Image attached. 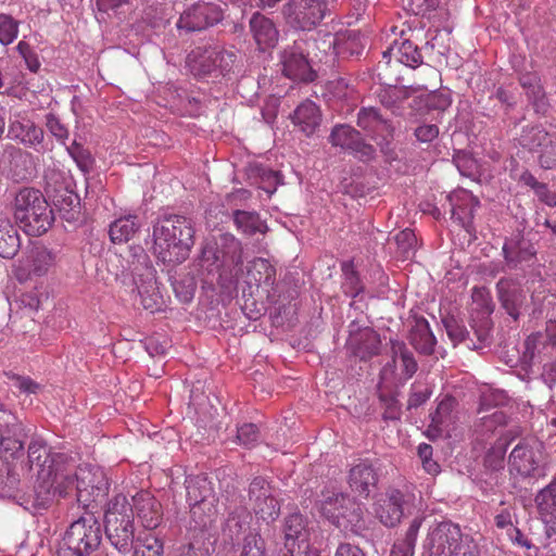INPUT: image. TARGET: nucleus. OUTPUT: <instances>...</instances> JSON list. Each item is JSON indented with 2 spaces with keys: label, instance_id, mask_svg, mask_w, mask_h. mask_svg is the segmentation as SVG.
Returning <instances> with one entry per match:
<instances>
[{
  "label": "nucleus",
  "instance_id": "nucleus-26",
  "mask_svg": "<svg viewBox=\"0 0 556 556\" xmlns=\"http://www.w3.org/2000/svg\"><path fill=\"white\" fill-rule=\"evenodd\" d=\"M329 46L333 48L336 55L348 59L358 56L364 51L365 45L362 36L357 30H345L337 33Z\"/></svg>",
  "mask_w": 556,
  "mask_h": 556
},
{
  "label": "nucleus",
  "instance_id": "nucleus-23",
  "mask_svg": "<svg viewBox=\"0 0 556 556\" xmlns=\"http://www.w3.org/2000/svg\"><path fill=\"white\" fill-rule=\"evenodd\" d=\"M132 510H136L139 520L146 529L153 530L161 523V503L149 492L137 493L132 496Z\"/></svg>",
  "mask_w": 556,
  "mask_h": 556
},
{
  "label": "nucleus",
  "instance_id": "nucleus-9",
  "mask_svg": "<svg viewBox=\"0 0 556 556\" xmlns=\"http://www.w3.org/2000/svg\"><path fill=\"white\" fill-rule=\"evenodd\" d=\"M242 263L241 242L231 233H222L206 239L199 256V264L207 271L218 270L224 266Z\"/></svg>",
  "mask_w": 556,
  "mask_h": 556
},
{
  "label": "nucleus",
  "instance_id": "nucleus-62",
  "mask_svg": "<svg viewBox=\"0 0 556 556\" xmlns=\"http://www.w3.org/2000/svg\"><path fill=\"white\" fill-rule=\"evenodd\" d=\"M18 33V23L8 14H0V43L7 46L14 41Z\"/></svg>",
  "mask_w": 556,
  "mask_h": 556
},
{
  "label": "nucleus",
  "instance_id": "nucleus-12",
  "mask_svg": "<svg viewBox=\"0 0 556 556\" xmlns=\"http://www.w3.org/2000/svg\"><path fill=\"white\" fill-rule=\"evenodd\" d=\"M535 237L536 233L532 230L526 231L523 220L516 232L505 240L502 252L508 268L517 269L522 264L532 265L536 262Z\"/></svg>",
  "mask_w": 556,
  "mask_h": 556
},
{
  "label": "nucleus",
  "instance_id": "nucleus-28",
  "mask_svg": "<svg viewBox=\"0 0 556 556\" xmlns=\"http://www.w3.org/2000/svg\"><path fill=\"white\" fill-rule=\"evenodd\" d=\"M409 343L421 354L430 355L433 353L437 340L429 323L424 317L415 319V324L409 331Z\"/></svg>",
  "mask_w": 556,
  "mask_h": 556
},
{
  "label": "nucleus",
  "instance_id": "nucleus-1",
  "mask_svg": "<svg viewBox=\"0 0 556 556\" xmlns=\"http://www.w3.org/2000/svg\"><path fill=\"white\" fill-rule=\"evenodd\" d=\"M30 468L38 467L34 489L35 506L47 508L55 497V490L64 491V483L71 479L74 460L62 453L51 454L42 441H33L28 446Z\"/></svg>",
  "mask_w": 556,
  "mask_h": 556
},
{
  "label": "nucleus",
  "instance_id": "nucleus-46",
  "mask_svg": "<svg viewBox=\"0 0 556 556\" xmlns=\"http://www.w3.org/2000/svg\"><path fill=\"white\" fill-rule=\"evenodd\" d=\"M250 177L255 179V184L258 185V188L263 189L268 194H273L281 184V175L279 172L263 165L251 167Z\"/></svg>",
  "mask_w": 556,
  "mask_h": 556
},
{
  "label": "nucleus",
  "instance_id": "nucleus-13",
  "mask_svg": "<svg viewBox=\"0 0 556 556\" xmlns=\"http://www.w3.org/2000/svg\"><path fill=\"white\" fill-rule=\"evenodd\" d=\"M224 18V9L214 2L198 1L180 15L177 27L187 33L205 30Z\"/></svg>",
  "mask_w": 556,
  "mask_h": 556
},
{
  "label": "nucleus",
  "instance_id": "nucleus-8",
  "mask_svg": "<svg viewBox=\"0 0 556 556\" xmlns=\"http://www.w3.org/2000/svg\"><path fill=\"white\" fill-rule=\"evenodd\" d=\"M64 491L55 490V495L66 496L70 491H76L77 502L84 507H88L91 503L101 501L108 493L109 482L104 472L94 467L84 466L76 467L71 475V479L65 481Z\"/></svg>",
  "mask_w": 556,
  "mask_h": 556
},
{
  "label": "nucleus",
  "instance_id": "nucleus-6",
  "mask_svg": "<svg viewBox=\"0 0 556 556\" xmlns=\"http://www.w3.org/2000/svg\"><path fill=\"white\" fill-rule=\"evenodd\" d=\"M102 540V528L93 515H85L71 523L56 556H88Z\"/></svg>",
  "mask_w": 556,
  "mask_h": 556
},
{
  "label": "nucleus",
  "instance_id": "nucleus-58",
  "mask_svg": "<svg viewBox=\"0 0 556 556\" xmlns=\"http://www.w3.org/2000/svg\"><path fill=\"white\" fill-rule=\"evenodd\" d=\"M468 197L469 202L463 205H454L452 203V198L450 195L447 197L452 205V218L458 220L463 226H465V224L473 217L475 210L480 205L478 198L473 195Z\"/></svg>",
  "mask_w": 556,
  "mask_h": 556
},
{
  "label": "nucleus",
  "instance_id": "nucleus-4",
  "mask_svg": "<svg viewBox=\"0 0 556 556\" xmlns=\"http://www.w3.org/2000/svg\"><path fill=\"white\" fill-rule=\"evenodd\" d=\"M105 533L111 544L121 553H129L135 543L134 511L123 494L109 501L104 514Z\"/></svg>",
  "mask_w": 556,
  "mask_h": 556
},
{
  "label": "nucleus",
  "instance_id": "nucleus-5",
  "mask_svg": "<svg viewBox=\"0 0 556 556\" xmlns=\"http://www.w3.org/2000/svg\"><path fill=\"white\" fill-rule=\"evenodd\" d=\"M321 515L338 529L359 534L365 529L363 507L353 497L341 492L323 493Z\"/></svg>",
  "mask_w": 556,
  "mask_h": 556
},
{
  "label": "nucleus",
  "instance_id": "nucleus-32",
  "mask_svg": "<svg viewBox=\"0 0 556 556\" xmlns=\"http://www.w3.org/2000/svg\"><path fill=\"white\" fill-rule=\"evenodd\" d=\"M403 63L394 58L389 49L382 52L381 59L376 65V72L381 85L396 84L401 80Z\"/></svg>",
  "mask_w": 556,
  "mask_h": 556
},
{
  "label": "nucleus",
  "instance_id": "nucleus-25",
  "mask_svg": "<svg viewBox=\"0 0 556 556\" xmlns=\"http://www.w3.org/2000/svg\"><path fill=\"white\" fill-rule=\"evenodd\" d=\"M9 134L28 148L37 151L49 150L45 144V131L29 119L14 121L9 126Z\"/></svg>",
  "mask_w": 556,
  "mask_h": 556
},
{
  "label": "nucleus",
  "instance_id": "nucleus-48",
  "mask_svg": "<svg viewBox=\"0 0 556 556\" xmlns=\"http://www.w3.org/2000/svg\"><path fill=\"white\" fill-rule=\"evenodd\" d=\"M134 556H163V542L152 533L138 536L134 543Z\"/></svg>",
  "mask_w": 556,
  "mask_h": 556
},
{
  "label": "nucleus",
  "instance_id": "nucleus-15",
  "mask_svg": "<svg viewBox=\"0 0 556 556\" xmlns=\"http://www.w3.org/2000/svg\"><path fill=\"white\" fill-rule=\"evenodd\" d=\"M496 295L501 307L514 321L529 309L527 291L513 278H501L496 283Z\"/></svg>",
  "mask_w": 556,
  "mask_h": 556
},
{
  "label": "nucleus",
  "instance_id": "nucleus-57",
  "mask_svg": "<svg viewBox=\"0 0 556 556\" xmlns=\"http://www.w3.org/2000/svg\"><path fill=\"white\" fill-rule=\"evenodd\" d=\"M371 138L377 141V144L380 147L383 153H387L389 150L390 142L394 137V127L392 123L383 118L382 122L375 128V130L370 134Z\"/></svg>",
  "mask_w": 556,
  "mask_h": 556
},
{
  "label": "nucleus",
  "instance_id": "nucleus-43",
  "mask_svg": "<svg viewBox=\"0 0 556 556\" xmlns=\"http://www.w3.org/2000/svg\"><path fill=\"white\" fill-rule=\"evenodd\" d=\"M21 248L20 235L8 220H0V257L13 258Z\"/></svg>",
  "mask_w": 556,
  "mask_h": 556
},
{
  "label": "nucleus",
  "instance_id": "nucleus-27",
  "mask_svg": "<svg viewBox=\"0 0 556 556\" xmlns=\"http://www.w3.org/2000/svg\"><path fill=\"white\" fill-rule=\"evenodd\" d=\"M291 119L301 131L309 136L314 134L320 125V110L313 101L306 100L296 106L291 115Z\"/></svg>",
  "mask_w": 556,
  "mask_h": 556
},
{
  "label": "nucleus",
  "instance_id": "nucleus-64",
  "mask_svg": "<svg viewBox=\"0 0 556 556\" xmlns=\"http://www.w3.org/2000/svg\"><path fill=\"white\" fill-rule=\"evenodd\" d=\"M271 494V486L268 481L263 477H255L249 486V500L253 504L258 503Z\"/></svg>",
  "mask_w": 556,
  "mask_h": 556
},
{
  "label": "nucleus",
  "instance_id": "nucleus-55",
  "mask_svg": "<svg viewBox=\"0 0 556 556\" xmlns=\"http://www.w3.org/2000/svg\"><path fill=\"white\" fill-rule=\"evenodd\" d=\"M358 132V130L351 127L350 125H337L331 130L329 141L334 147L346 149L350 146V142L354 138H357Z\"/></svg>",
  "mask_w": 556,
  "mask_h": 556
},
{
  "label": "nucleus",
  "instance_id": "nucleus-21",
  "mask_svg": "<svg viewBox=\"0 0 556 556\" xmlns=\"http://www.w3.org/2000/svg\"><path fill=\"white\" fill-rule=\"evenodd\" d=\"M534 441L521 439L508 456L510 471L521 477H531L539 467V459L533 448Z\"/></svg>",
  "mask_w": 556,
  "mask_h": 556
},
{
  "label": "nucleus",
  "instance_id": "nucleus-34",
  "mask_svg": "<svg viewBox=\"0 0 556 556\" xmlns=\"http://www.w3.org/2000/svg\"><path fill=\"white\" fill-rule=\"evenodd\" d=\"M251 515L242 507L236 508L229 513L225 526L223 528V535L230 542L238 541L242 534L250 528Z\"/></svg>",
  "mask_w": 556,
  "mask_h": 556
},
{
  "label": "nucleus",
  "instance_id": "nucleus-17",
  "mask_svg": "<svg viewBox=\"0 0 556 556\" xmlns=\"http://www.w3.org/2000/svg\"><path fill=\"white\" fill-rule=\"evenodd\" d=\"M27 433L18 418L0 402V447L16 457L24 450Z\"/></svg>",
  "mask_w": 556,
  "mask_h": 556
},
{
  "label": "nucleus",
  "instance_id": "nucleus-61",
  "mask_svg": "<svg viewBox=\"0 0 556 556\" xmlns=\"http://www.w3.org/2000/svg\"><path fill=\"white\" fill-rule=\"evenodd\" d=\"M345 150L351 151V153L362 162L371 161L376 155L375 148L364 140L361 132L357 134V138H354L350 142V146Z\"/></svg>",
  "mask_w": 556,
  "mask_h": 556
},
{
  "label": "nucleus",
  "instance_id": "nucleus-2",
  "mask_svg": "<svg viewBox=\"0 0 556 556\" xmlns=\"http://www.w3.org/2000/svg\"><path fill=\"white\" fill-rule=\"evenodd\" d=\"M195 229L191 218L169 214L153 225V249L157 258L167 264H181L194 245Z\"/></svg>",
  "mask_w": 556,
  "mask_h": 556
},
{
  "label": "nucleus",
  "instance_id": "nucleus-33",
  "mask_svg": "<svg viewBox=\"0 0 556 556\" xmlns=\"http://www.w3.org/2000/svg\"><path fill=\"white\" fill-rule=\"evenodd\" d=\"M55 263V254L45 247H34L25 261L29 275L43 276Z\"/></svg>",
  "mask_w": 556,
  "mask_h": 556
},
{
  "label": "nucleus",
  "instance_id": "nucleus-16",
  "mask_svg": "<svg viewBox=\"0 0 556 556\" xmlns=\"http://www.w3.org/2000/svg\"><path fill=\"white\" fill-rule=\"evenodd\" d=\"M303 43V41H294L292 46L281 51V72L294 81L312 83L317 75L304 54Z\"/></svg>",
  "mask_w": 556,
  "mask_h": 556
},
{
  "label": "nucleus",
  "instance_id": "nucleus-63",
  "mask_svg": "<svg viewBox=\"0 0 556 556\" xmlns=\"http://www.w3.org/2000/svg\"><path fill=\"white\" fill-rule=\"evenodd\" d=\"M507 400V395L504 391H488L483 392L480 397V405L478 414L490 412L492 408L503 405Z\"/></svg>",
  "mask_w": 556,
  "mask_h": 556
},
{
  "label": "nucleus",
  "instance_id": "nucleus-60",
  "mask_svg": "<svg viewBox=\"0 0 556 556\" xmlns=\"http://www.w3.org/2000/svg\"><path fill=\"white\" fill-rule=\"evenodd\" d=\"M345 150L351 151V153L362 162L371 161L376 155L375 148L364 140L361 132L357 134V138H354L350 142V146Z\"/></svg>",
  "mask_w": 556,
  "mask_h": 556
},
{
  "label": "nucleus",
  "instance_id": "nucleus-20",
  "mask_svg": "<svg viewBox=\"0 0 556 556\" xmlns=\"http://www.w3.org/2000/svg\"><path fill=\"white\" fill-rule=\"evenodd\" d=\"M249 30L260 51L274 49L279 40V30L275 22L260 11L249 18Z\"/></svg>",
  "mask_w": 556,
  "mask_h": 556
},
{
  "label": "nucleus",
  "instance_id": "nucleus-52",
  "mask_svg": "<svg viewBox=\"0 0 556 556\" xmlns=\"http://www.w3.org/2000/svg\"><path fill=\"white\" fill-rule=\"evenodd\" d=\"M240 556H267L266 543L258 532L244 535Z\"/></svg>",
  "mask_w": 556,
  "mask_h": 556
},
{
  "label": "nucleus",
  "instance_id": "nucleus-18",
  "mask_svg": "<svg viewBox=\"0 0 556 556\" xmlns=\"http://www.w3.org/2000/svg\"><path fill=\"white\" fill-rule=\"evenodd\" d=\"M410 496L397 489H389L386 498L376 508V515L386 527L397 526L402 518L410 514Z\"/></svg>",
  "mask_w": 556,
  "mask_h": 556
},
{
  "label": "nucleus",
  "instance_id": "nucleus-29",
  "mask_svg": "<svg viewBox=\"0 0 556 556\" xmlns=\"http://www.w3.org/2000/svg\"><path fill=\"white\" fill-rule=\"evenodd\" d=\"M53 202L64 220L68 223H76L80 219V199L74 191L66 188L58 190L53 197Z\"/></svg>",
  "mask_w": 556,
  "mask_h": 556
},
{
  "label": "nucleus",
  "instance_id": "nucleus-30",
  "mask_svg": "<svg viewBox=\"0 0 556 556\" xmlns=\"http://www.w3.org/2000/svg\"><path fill=\"white\" fill-rule=\"evenodd\" d=\"M414 89L406 86H396V84L383 85L377 92V98L381 105L392 111L393 114H402V104L407 100Z\"/></svg>",
  "mask_w": 556,
  "mask_h": 556
},
{
  "label": "nucleus",
  "instance_id": "nucleus-14",
  "mask_svg": "<svg viewBox=\"0 0 556 556\" xmlns=\"http://www.w3.org/2000/svg\"><path fill=\"white\" fill-rule=\"evenodd\" d=\"M139 250L140 264L144 265L143 271L139 267L132 268L134 282L142 306L151 312L156 311L162 305V295L157 286L155 269L150 263L149 255L143 249Z\"/></svg>",
  "mask_w": 556,
  "mask_h": 556
},
{
  "label": "nucleus",
  "instance_id": "nucleus-19",
  "mask_svg": "<svg viewBox=\"0 0 556 556\" xmlns=\"http://www.w3.org/2000/svg\"><path fill=\"white\" fill-rule=\"evenodd\" d=\"M349 328L346 345L354 356L367 361L379 354L381 340L372 328H362L356 323H352Z\"/></svg>",
  "mask_w": 556,
  "mask_h": 556
},
{
  "label": "nucleus",
  "instance_id": "nucleus-10",
  "mask_svg": "<svg viewBox=\"0 0 556 556\" xmlns=\"http://www.w3.org/2000/svg\"><path fill=\"white\" fill-rule=\"evenodd\" d=\"M281 15L291 28L309 31L331 15V9L328 0H288Z\"/></svg>",
  "mask_w": 556,
  "mask_h": 556
},
{
  "label": "nucleus",
  "instance_id": "nucleus-45",
  "mask_svg": "<svg viewBox=\"0 0 556 556\" xmlns=\"http://www.w3.org/2000/svg\"><path fill=\"white\" fill-rule=\"evenodd\" d=\"M421 522V518H414L412 520L404 539L397 540L393 544L390 556H414V548Z\"/></svg>",
  "mask_w": 556,
  "mask_h": 556
},
{
  "label": "nucleus",
  "instance_id": "nucleus-51",
  "mask_svg": "<svg viewBox=\"0 0 556 556\" xmlns=\"http://www.w3.org/2000/svg\"><path fill=\"white\" fill-rule=\"evenodd\" d=\"M551 136L541 127H532L530 129H527L521 135L519 141L520 144L530 150V151H536L538 149H542L543 146H545Z\"/></svg>",
  "mask_w": 556,
  "mask_h": 556
},
{
  "label": "nucleus",
  "instance_id": "nucleus-38",
  "mask_svg": "<svg viewBox=\"0 0 556 556\" xmlns=\"http://www.w3.org/2000/svg\"><path fill=\"white\" fill-rule=\"evenodd\" d=\"M232 219L237 229L247 236L264 235L268 229L256 212L236 210L232 213Z\"/></svg>",
  "mask_w": 556,
  "mask_h": 556
},
{
  "label": "nucleus",
  "instance_id": "nucleus-59",
  "mask_svg": "<svg viewBox=\"0 0 556 556\" xmlns=\"http://www.w3.org/2000/svg\"><path fill=\"white\" fill-rule=\"evenodd\" d=\"M506 448L505 443L495 442L484 456L485 468L497 471L504 468Z\"/></svg>",
  "mask_w": 556,
  "mask_h": 556
},
{
  "label": "nucleus",
  "instance_id": "nucleus-53",
  "mask_svg": "<svg viewBox=\"0 0 556 556\" xmlns=\"http://www.w3.org/2000/svg\"><path fill=\"white\" fill-rule=\"evenodd\" d=\"M383 118L377 108H362L357 114V125L370 135Z\"/></svg>",
  "mask_w": 556,
  "mask_h": 556
},
{
  "label": "nucleus",
  "instance_id": "nucleus-56",
  "mask_svg": "<svg viewBox=\"0 0 556 556\" xmlns=\"http://www.w3.org/2000/svg\"><path fill=\"white\" fill-rule=\"evenodd\" d=\"M394 239L401 257L406 260L414 255L417 245V238L412 229L406 228L396 233Z\"/></svg>",
  "mask_w": 556,
  "mask_h": 556
},
{
  "label": "nucleus",
  "instance_id": "nucleus-49",
  "mask_svg": "<svg viewBox=\"0 0 556 556\" xmlns=\"http://www.w3.org/2000/svg\"><path fill=\"white\" fill-rule=\"evenodd\" d=\"M546 342L543 333H531L523 343L522 362L526 365H531L539 359L542 352L547 348Z\"/></svg>",
  "mask_w": 556,
  "mask_h": 556
},
{
  "label": "nucleus",
  "instance_id": "nucleus-54",
  "mask_svg": "<svg viewBox=\"0 0 556 556\" xmlns=\"http://www.w3.org/2000/svg\"><path fill=\"white\" fill-rule=\"evenodd\" d=\"M254 513L265 521H274L278 518L280 506L273 493L256 504H253Z\"/></svg>",
  "mask_w": 556,
  "mask_h": 556
},
{
  "label": "nucleus",
  "instance_id": "nucleus-44",
  "mask_svg": "<svg viewBox=\"0 0 556 556\" xmlns=\"http://www.w3.org/2000/svg\"><path fill=\"white\" fill-rule=\"evenodd\" d=\"M187 501L189 504L199 503L214 497L211 483L203 476L187 477L186 481Z\"/></svg>",
  "mask_w": 556,
  "mask_h": 556
},
{
  "label": "nucleus",
  "instance_id": "nucleus-7",
  "mask_svg": "<svg viewBox=\"0 0 556 556\" xmlns=\"http://www.w3.org/2000/svg\"><path fill=\"white\" fill-rule=\"evenodd\" d=\"M429 556H479L472 538L463 534L458 525L440 522L428 535Z\"/></svg>",
  "mask_w": 556,
  "mask_h": 556
},
{
  "label": "nucleus",
  "instance_id": "nucleus-35",
  "mask_svg": "<svg viewBox=\"0 0 556 556\" xmlns=\"http://www.w3.org/2000/svg\"><path fill=\"white\" fill-rule=\"evenodd\" d=\"M456 405V401L452 396H445L441 400L437 406L434 413L430 415L431 424L428 432H434L435 435H442L443 432L447 431L452 424V413Z\"/></svg>",
  "mask_w": 556,
  "mask_h": 556
},
{
  "label": "nucleus",
  "instance_id": "nucleus-37",
  "mask_svg": "<svg viewBox=\"0 0 556 556\" xmlns=\"http://www.w3.org/2000/svg\"><path fill=\"white\" fill-rule=\"evenodd\" d=\"M282 531L285 545L291 548L296 541L303 542L307 539V520L299 511L292 513L285 518Z\"/></svg>",
  "mask_w": 556,
  "mask_h": 556
},
{
  "label": "nucleus",
  "instance_id": "nucleus-40",
  "mask_svg": "<svg viewBox=\"0 0 556 556\" xmlns=\"http://www.w3.org/2000/svg\"><path fill=\"white\" fill-rule=\"evenodd\" d=\"M535 504L545 522L556 519V475L549 484L536 494Z\"/></svg>",
  "mask_w": 556,
  "mask_h": 556
},
{
  "label": "nucleus",
  "instance_id": "nucleus-11",
  "mask_svg": "<svg viewBox=\"0 0 556 556\" xmlns=\"http://www.w3.org/2000/svg\"><path fill=\"white\" fill-rule=\"evenodd\" d=\"M442 324L454 345L465 343L468 349L478 350L491 342L492 320L489 316L472 317L471 331L455 315H446L442 318Z\"/></svg>",
  "mask_w": 556,
  "mask_h": 556
},
{
  "label": "nucleus",
  "instance_id": "nucleus-42",
  "mask_svg": "<svg viewBox=\"0 0 556 556\" xmlns=\"http://www.w3.org/2000/svg\"><path fill=\"white\" fill-rule=\"evenodd\" d=\"M399 391L388 387L378 386V397L383 408L382 419L386 421H395L401 419L402 405L397 399Z\"/></svg>",
  "mask_w": 556,
  "mask_h": 556
},
{
  "label": "nucleus",
  "instance_id": "nucleus-31",
  "mask_svg": "<svg viewBox=\"0 0 556 556\" xmlns=\"http://www.w3.org/2000/svg\"><path fill=\"white\" fill-rule=\"evenodd\" d=\"M276 281V268L265 258H254L247 270L250 286L273 288Z\"/></svg>",
  "mask_w": 556,
  "mask_h": 556
},
{
  "label": "nucleus",
  "instance_id": "nucleus-24",
  "mask_svg": "<svg viewBox=\"0 0 556 556\" xmlns=\"http://www.w3.org/2000/svg\"><path fill=\"white\" fill-rule=\"evenodd\" d=\"M236 60L237 54L233 51L214 47L205 49L204 53L200 55L199 66L203 74L219 71L222 75H226L231 72Z\"/></svg>",
  "mask_w": 556,
  "mask_h": 556
},
{
  "label": "nucleus",
  "instance_id": "nucleus-3",
  "mask_svg": "<svg viewBox=\"0 0 556 556\" xmlns=\"http://www.w3.org/2000/svg\"><path fill=\"white\" fill-rule=\"evenodd\" d=\"M14 218L24 232L34 237L46 233L55 219L41 191L34 188H23L15 195Z\"/></svg>",
  "mask_w": 556,
  "mask_h": 556
},
{
  "label": "nucleus",
  "instance_id": "nucleus-39",
  "mask_svg": "<svg viewBox=\"0 0 556 556\" xmlns=\"http://www.w3.org/2000/svg\"><path fill=\"white\" fill-rule=\"evenodd\" d=\"M519 83L535 111L544 112L547 108V100L540 78L535 74L527 73L520 76Z\"/></svg>",
  "mask_w": 556,
  "mask_h": 556
},
{
  "label": "nucleus",
  "instance_id": "nucleus-47",
  "mask_svg": "<svg viewBox=\"0 0 556 556\" xmlns=\"http://www.w3.org/2000/svg\"><path fill=\"white\" fill-rule=\"evenodd\" d=\"M191 516L197 526L207 528L214 521L217 509L215 506V497L199 503L189 504Z\"/></svg>",
  "mask_w": 556,
  "mask_h": 556
},
{
  "label": "nucleus",
  "instance_id": "nucleus-22",
  "mask_svg": "<svg viewBox=\"0 0 556 556\" xmlns=\"http://www.w3.org/2000/svg\"><path fill=\"white\" fill-rule=\"evenodd\" d=\"M348 483L354 493L367 498L377 486V470L370 462L361 460L350 469Z\"/></svg>",
  "mask_w": 556,
  "mask_h": 556
},
{
  "label": "nucleus",
  "instance_id": "nucleus-50",
  "mask_svg": "<svg viewBox=\"0 0 556 556\" xmlns=\"http://www.w3.org/2000/svg\"><path fill=\"white\" fill-rule=\"evenodd\" d=\"M341 269L344 277L342 282L343 292L351 298H356L361 292H363L364 286L354 268L353 262H343Z\"/></svg>",
  "mask_w": 556,
  "mask_h": 556
},
{
  "label": "nucleus",
  "instance_id": "nucleus-36",
  "mask_svg": "<svg viewBox=\"0 0 556 556\" xmlns=\"http://www.w3.org/2000/svg\"><path fill=\"white\" fill-rule=\"evenodd\" d=\"M388 49L406 67L416 68L424 62L419 47L410 39L396 40Z\"/></svg>",
  "mask_w": 556,
  "mask_h": 556
},
{
  "label": "nucleus",
  "instance_id": "nucleus-41",
  "mask_svg": "<svg viewBox=\"0 0 556 556\" xmlns=\"http://www.w3.org/2000/svg\"><path fill=\"white\" fill-rule=\"evenodd\" d=\"M140 226L139 219L135 215L121 217L110 225V239L113 243L128 242Z\"/></svg>",
  "mask_w": 556,
  "mask_h": 556
}]
</instances>
